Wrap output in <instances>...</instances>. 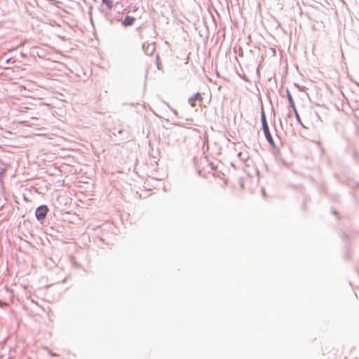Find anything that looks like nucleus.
<instances>
[{
  "mask_svg": "<svg viewBox=\"0 0 359 359\" xmlns=\"http://www.w3.org/2000/svg\"><path fill=\"white\" fill-rule=\"evenodd\" d=\"M262 126V130L264 132V137L267 141V142L270 144V146L273 148H276V144L273 139L272 135L269 130V125H264Z\"/></svg>",
  "mask_w": 359,
  "mask_h": 359,
  "instance_id": "f257e3e1",
  "label": "nucleus"
},
{
  "mask_svg": "<svg viewBox=\"0 0 359 359\" xmlns=\"http://www.w3.org/2000/svg\"><path fill=\"white\" fill-rule=\"evenodd\" d=\"M48 209L46 205H41L38 207L36 210L35 215L36 217L39 219H43L47 214Z\"/></svg>",
  "mask_w": 359,
  "mask_h": 359,
  "instance_id": "f03ea898",
  "label": "nucleus"
},
{
  "mask_svg": "<svg viewBox=\"0 0 359 359\" xmlns=\"http://www.w3.org/2000/svg\"><path fill=\"white\" fill-rule=\"evenodd\" d=\"M203 100L201 94L198 92L194 94L191 97L188 99V103L192 107L196 106V101H201Z\"/></svg>",
  "mask_w": 359,
  "mask_h": 359,
  "instance_id": "7ed1b4c3",
  "label": "nucleus"
},
{
  "mask_svg": "<svg viewBox=\"0 0 359 359\" xmlns=\"http://www.w3.org/2000/svg\"><path fill=\"white\" fill-rule=\"evenodd\" d=\"M135 20H136L135 18L133 16L126 15L124 18V19L122 20L121 25L123 27L132 26L134 24Z\"/></svg>",
  "mask_w": 359,
  "mask_h": 359,
  "instance_id": "20e7f679",
  "label": "nucleus"
},
{
  "mask_svg": "<svg viewBox=\"0 0 359 359\" xmlns=\"http://www.w3.org/2000/svg\"><path fill=\"white\" fill-rule=\"evenodd\" d=\"M287 98L288 100L289 105L292 108L293 110L296 109L295 103L288 89L286 90Z\"/></svg>",
  "mask_w": 359,
  "mask_h": 359,
  "instance_id": "39448f33",
  "label": "nucleus"
},
{
  "mask_svg": "<svg viewBox=\"0 0 359 359\" xmlns=\"http://www.w3.org/2000/svg\"><path fill=\"white\" fill-rule=\"evenodd\" d=\"M261 122H262V126L268 124L263 107H262V111H261Z\"/></svg>",
  "mask_w": 359,
  "mask_h": 359,
  "instance_id": "423d86ee",
  "label": "nucleus"
},
{
  "mask_svg": "<svg viewBox=\"0 0 359 359\" xmlns=\"http://www.w3.org/2000/svg\"><path fill=\"white\" fill-rule=\"evenodd\" d=\"M102 3L105 5L108 9H111L114 6V4L111 0H102Z\"/></svg>",
  "mask_w": 359,
  "mask_h": 359,
  "instance_id": "0eeeda50",
  "label": "nucleus"
},
{
  "mask_svg": "<svg viewBox=\"0 0 359 359\" xmlns=\"http://www.w3.org/2000/svg\"><path fill=\"white\" fill-rule=\"evenodd\" d=\"M294 114H295V117H296V119H297V122H298L299 124H302L301 118H300L299 114H298V112H297V109H296L295 110H294Z\"/></svg>",
  "mask_w": 359,
  "mask_h": 359,
  "instance_id": "6e6552de",
  "label": "nucleus"
},
{
  "mask_svg": "<svg viewBox=\"0 0 359 359\" xmlns=\"http://www.w3.org/2000/svg\"><path fill=\"white\" fill-rule=\"evenodd\" d=\"M165 104L168 106V108H169V109L172 111V113H173L175 116H177V115H178V112H177L175 109H172V108L169 105V104H168V103H165Z\"/></svg>",
  "mask_w": 359,
  "mask_h": 359,
  "instance_id": "1a4fd4ad",
  "label": "nucleus"
},
{
  "mask_svg": "<svg viewBox=\"0 0 359 359\" xmlns=\"http://www.w3.org/2000/svg\"><path fill=\"white\" fill-rule=\"evenodd\" d=\"M11 60H12V58H8V59L6 60V64H9Z\"/></svg>",
  "mask_w": 359,
  "mask_h": 359,
  "instance_id": "9d476101",
  "label": "nucleus"
},
{
  "mask_svg": "<svg viewBox=\"0 0 359 359\" xmlns=\"http://www.w3.org/2000/svg\"><path fill=\"white\" fill-rule=\"evenodd\" d=\"M238 155V156H239L240 158H241L242 152H239Z\"/></svg>",
  "mask_w": 359,
  "mask_h": 359,
  "instance_id": "9b49d317",
  "label": "nucleus"
},
{
  "mask_svg": "<svg viewBox=\"0 0 359 359\" xmlns=\"http://www.w3.org/2000/svg\"><path fill=\"white\" fill-rule=\"evenodd\" d=\"M262 192L263 196H265V191L264 189L262 190Z\"/></svg>",
  "mask_w": 359,
  "mask_h": 359,
  "instance_id": "f8f14e48",
  "label": "nucleus"
},
{
  "mask_svg": "<svg viewBox=\"0 0 359 359\" xmlns=\"http://www.w3.org/2000/svg\"><path fill=\"white\" fill-rule=\"evenodd\" d=\"M300 125H301L303 128H306V127L304 125V123H302V124H300Z\"/></svg>",
  "mask_w": 359,
  "mask_h": 359,
  "instance_id": "ddd939ff",
  "label": "nucleus"
},
{
  "mask_svg": "<svg viewBox=\"0 0 359 359\" xmlns=\"http://www.w3.org/2000/svg\"><path fill=\"white\" fill-rule=\"evenodd\" d=\"M50 353L51 355H56L55 353H50Z\"/></svg>",
  "mask_w": 359,
  "mask_h": 359,
  "instance_id": "4468645a",
  "label": "nucleus"
},
{
  "mask_svg": "<svg viewBox=\"0 0 359 359\" xmlns=\"http://www.w3.org/2000/svg\"><path fill=\"white\" fill-rule=\"evenodd\" d=\"M332 212L333 214L337 215V212L335 210H334Z\"/></svg>",
  "mask_w": 359,
  "mask_h": 359,
  "instance_id": "2eb2a0df",
  "label": "nucleus"
},
{
  "mask_svg": "<svg viewBox=\"0 0 359 359\" xmlns=\"http://www.w3.org/2000/svg\"><path fill=\"white\" fill-rule=\"evenodd\" d=\"M153 180H161V179L160 178H154Z\"/></svg>",
  "mask_w": 359,
  "mask_h": 359,
  "instance_id": "dca6fc26",
  "label": "nucleus"
},
{
  "mask_svg": "<svg viewBox=\"0 0 359 359\" xmlns=\"http://www.w3.org/2000/svg\"><path fill=\"white\" fill-rule=\"evenodd\" d=\"M21 55H22V57H25V54H23V53H22V54H21Z\"/></svg>",
  "mask_w": 359,
  "mask_h": 359,
  "instance_id": "f3484780",
  "label": "nucleus"
}]
</instances>
